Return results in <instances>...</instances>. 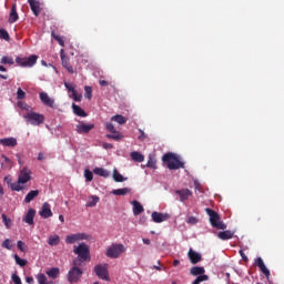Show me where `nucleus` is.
<instances>
[{
    "label": "nucleus",
    "instance_id": "4d7b16f0",
    "mask_svg": "<svg viewBox=\"0 0 284 284\" xmlns=\"http://www.w3.org/2000/svg\"><path fill=\"white\" fill-rule=\"evenodd\" d=\"M64 87L67 88V90L69 91V92H72V94L74 93V92H77V90H74V87H72L70 83H68V82H65L64 83Z\"/></svg>",
    "mask_w": 284,
    "mask_h": 284
},
{
    "label": "nucleus",
    "instance_id": "864d4df0",
    "mask_svg": "<svg viewBox=\"0 0 284 284\" xmlns=\"http://www.w3.org/2000/svg\"><path fill=\"white\" fill-rule=\"evenodd\" d=\"M2 247H4L6 250H12V244H10V240H4L2 242Z\"/></svg>",
    "mask_w": 284,
    "mask_h": 284
},
{
    "label": "nucleus",
    "instance_id": "dca6fc26",
    "mask_svg": "<svg viewBox=\"0 0 284 284\" xmlns=\"http://www.w3.org/2000/svg\"><path fill=\"white\" fill-rule=\"evenodd\" d=\"M189 260L191 261L192 265H196V263H201L203 257L200 253H196L194 250L190 248L187 252Z\"/></svg>",
    "mask_w": 284,
    "mask_h": 284
},
{
    "label": "nucleus",
    "instance_id": "3c124183",
    "mask_svg": "<svg viewBox=\"0 0 284 284\" xmlns=\"http://www.w3.org/2000/svg\"><path fill=\"white\" fill-rule=\"evenodd\" d=\"M186 223H189V225H196V223H199V219L190 216L187 217Z\"/></svg>",
    "mask_w": 284,
    "mask_h": 284
},
{
    "label": "nucleus",
    "instance_id": "c03bdc74",
    "mask_svg": "<svg viewBox=\"0 0 284 284\" xmlns=\"http://www.w3.org/2000/svg\"><path fill=\"white\" fill-rule=\"evenodd\" d=\"M84 179L88 182H90V181H92V179H94V174H92V171H90V169L84 170Z\"/></svg>",
    "mask_w": 284,
    "mask_h": 284
},
{
    "label": "nucleus",
    "instance_id": "2eb2a0df",
    "mask_svg": "<svg viewBox=\"0 0 284 284\" xmlns=\"http://www.w3.org/2000/svg\"><path fill=\"white\" fill-rule=\"evenodd\" d=\"M39 97L43 105H47V108H54V99L50 98L47 92H40Z\"/></svg>",
    "mask_w": 284,
    "mask_h": 284
},
{
    "label": "nucleus",
    "instance_id": "58836bf2",
    "mask_svg": "<svg viewBox=\"0 0 284 284\" xmlns=\"http://www.w3.org/2000/svg\"><path fill=\"white\" fill-rule=\"evenodd\" d=\"M0 63H2V65H14V60L8 55H4L1 58Z\"/></svg>",
    "mask_w": 284,
    "mask_h": 284
},
{
    "label": "nucleus",
    "instance_id": "b1692460",
    "mask_svg": "<svg viewBox=\"0 0 284 284\" xmlns=\"http://www.w3.org/2000/svg\"><path fill=\"white\" fill-rule=\"evenodd\" d=\"M192 276H205V267L203 266H193L190 270Z\"/></svg>",
    "mask_w": 284,
    "mask_h": 284
},
{
    "label": "nucleus",
    "instance_id": "6e6d98bb",
    "mask_svg": "<svg viewBox=\"0 0 284 284\" xmlns=\"http://www.w3.org/2000/svg\"><path fill=\"white\" fill-rule=\"evenodd\" d=\"M72 97H73V101H77V102L81 101V99L83 98L81 93H78L77 91H73Z\"/></svg>",
    "mask_w": 284,
    "mask_h": 284
},
{
    "label": "nucleus",
    "instance_id": "09e8293b",
    "mask_svg": "<svg viewBox=\"0 0 284 284\" xmlns=\"http://www.w3.org/2000/svg\"><path fill=\"white\" fill-rule=\"evenodd\" d=\"M146 168H152L153 170H156V161H154L152 158H150L146 163Z\"/></svg>",
    "mask_w": 284,
    "mask_h": 284
},
{
    "label": "nucleus",
    "instance_id": "13d9d810",
    "mask_svg": "<svg viewBox=\"0 0 284 284\" xmlns=\"http://www.w3.org/2000/svg\"><path fill=\"white\" fill-rule=\"evenodd\" d=\"M240 256L242 257V260H243L245 263H247V262L250 261V258H247V257L245 256V253L243 252V250H240Z\"/></svg>",
    "mask_w": 284,
    "mask_h": 284
},
{
    "label": "nucleus",
    "instance_id": "774afa93",
    "mask_svg": "<svg viewBox=\"0 0 284 284\" xmlns=\"http://www.w3.org/2000/svg\"><path fill=\"white\" fill-rule=\"evenodd\" d=\"M179 263H181L179 260H174V261H173V267L179 266Z\"/></svg>",
    "mask_w": 284,
    "mask_h": 284
},
{
    "label": "nucleus",
    "instance_id": "a18cd8bd",
    "mask_svg": "<svg viewBox=\"0 0 284 284\" xmlns=\"http://www.w3.org/2000/svg\"><path fill=\"white\" fill-rule=\"evenodd\" d=\"M84 97L89 101L92 99V87H84Z\"/></svg>",
    "mask_w": 284,
    "mask_h": 284
},
{
    "label": "nucleus",
    "instance_id": "a878e982",
    "mask_svg": "<svg viewBox=\"0 0 284 284\" xmlns=\"http://www.w3.org/2000/svg\"><path fill=\"white\" fill-rule=\"evenodd\" d=\"M40 192L39 190H32L30 191L26 197H24V203H32V201H34L37 199V196H39Z\"/></svg>",
    "mask_w": 284,
    "mask_h": 284
},
{
    "label": "nucleus",
    "instance_id": "e433bc0d",
    "mask_svg": "<svg viewBox=\"0 0 284 284\" xmlns=\"http://www.w3.org/2000/svg\"><path fill=\"white\" fill-rule=\"evenodd\" d=\"M106 139H112L113 141H121L123 139V135L119 131H114L111 134H106Z\"/></svg>",
    "mask_w": 284,
    "mask_h": 284
},
{
    "label": "nucleus",
    "instance_id": "2f4dec72",
    "mask_svg": "<svg viewBox=\"0 0 284 284\" xmlns=\"http://www.w3.org/2000/svg\"><path fill=\"white\" fill-rule=\"evenodd\" d=\"M113 180L115 181V183H123V181H128V178H124L123 175H121V173H119V170L114 169Z\"/></svg>",
    "mask_w": 284,
    "mask_h": 284
},
{
    "label": "nucleus",
    "instance_id": "4be33fe9",
    "mask_svg": "<svg viewBox=\"0 0 284 284\" xmlns=\"http://www.w3.org/2000/svg\"><path fill=\"white\" fill-rule=\"evenodd\" d=\"M131 204L133 205V215L134 216H139V214H142V212H144L145 209H143V204H141V202L134 200L131 202Z\"/></svg>",
    "mask_w": 284,
    "mask_h": 284
},
{
    "label": "nucleus",
    "instance_id": "052dcab7",
    "mask_svg": "<svg viewBox=\"0 0 284 284\" xmlns=\"http://www.w3.org/2000/svg\"><path fill=\"white\" fill-rule=\"evenodd\" d=\"M99 83H100V85H101L102 88H105L106 85H110V82H108V81H105V80H100Z\"/></svg>",
    "mask_w": 284,
    "mask_h": 284
},
{
    "label": "nucleus",
    "instance_id": "79ce46f5",
    "mask_svg": "<svg viewBox=\"0 0 284 284\" xmlns=\"http://www.w3.org/2000/svg\"><path fill=\"white\" fill-rule=\"evenodd\" d=\"M205 281H210V276L207 275H199L193 282L192 284H201Z\"/></svg>",
    "mask_w": 284,
    "mask_h": 284
},
{
    "label": "nucleus",
    "instance_id": "4468645a",
    "mask_svg": "<svg viewBox=\"0 0 284 284\" xmlns=\"http://www.w3.org/2000/svg\"><path fill=\"white\" fill-rule=\"evenodd\" d=\"M256 267H260V272L266 276L267 281H270V268L265 266V262H263L262 257H257L255 260Z\"/></svg>",
    "mask_w": 284,
    "mask_h": 284
},
{
    "label": "nucleus",
    "instance_id": "de8ad7c7",
    "mask_svg": "<svg viewBox=\"0 0 284 284\" xmlns=\"http://www.w3.org/2000/svg\"><path fill=\"white\" fill-rule=\"evenodd\" d=\"M17 99L22 101V99H26V91H22L21 88L17 91Z\"/></svg>",
    "mask_w": 284,
    "mask_h": 284
},
{
    "label": "nucleus",
    "instance_id": "f704fd0d",
    "mask_svg": "<svg viewBox=\"0 0 284 284\" xmlns=\"http://www.w3.org/2000/svg\"><path fill=\"white\" fill-rule=\"evenodd\" d=\"M97 203H99V196L91 195L85 205H87V207H94V206H97Z\"/></svg>",
    "mask_w": 284,
    "mask_h": 284
},
{
    "label": "nucleus",
    "instance_id": "423d86ee",
    "mask_svg": "<svg viewBox=\"0 0 284 284\" xmlns=\"http://www.w3.org/2000/svg\"><path fill=\"white\" fill-rule=\"evenodd\" d=\"M24 119L31 125H41L45 121V116L37 112H28Z\"/></svg>",
    "mask_w": 284,
    "mask_h": 284
},
{
    "label": "nucleus",
    "instance_id": "c9c22d12",
    "mask_svg": "<svg viewBox=\"0 0 284 284\" xmlns=\"http://www.w3.org/2000/svg\"><path fill=\"white\" fill-rule=\"evenodd\" d=\"M38 284H53V282H48V277L45 274L40 273L36 276Z\"/></svg>",
    "mask_w": 284,
    "mask_h": 284
},
{
    "label": "nucleus",
    "instance_id": "393cba45",
    "mask_svg": "<svg viewBox=\"0 0 284 284\" xmlns=\"http://www.w3.org/2000/svg\"><path fill=\"white\" fill-rule=\"evenodd\" d=\"M217 237L221 241H230V239H234V232L227 231V230L221 231V232H219Z\"/></svg>",
    "mask_w": 284,
    "mask_h": 284
},
{
    "label": "nucleus",
    "instance_id": "7c9ffc66",
    "mask_svg": "<svg viewBox=\"0 0 284 284\" xmlns=\"http://www.w3.org/2000/svg\"><path fill=\"white\" fill-rule=\"evenodd\" d=\"M48 243L51 247H54L61 243V237H59V235H51L48 239Z\"/></svg>",
    "mask_w": 284,
    "mask_h": 284
},
{
    "label": "nucleus",
    "instance_id": "6e6552de",
    "mask_svg": "<svg viewBox=\"0 0 284 284\" xmlns=\"http://www.w3.org/2000/svg\"><path fill=\"white\" fill-rule=\"evenodd\" d=\"M94 272L102 281H110L108 264H98L94 266Z\"/></svg>",
    "mask_w": 284,
    "mask_h": 284
},
{
    "label": "nucleus",
    "instance_id": "49530a36",
    "mask_svg": "<svg viewBox=\"0 0 284 284\" xmlns=\"http://www.w3.org/2000/svg\"><path fill=\"white\" fill-rule=\"evenodd\" d=\"M21 185H22V184L19 183V180H18V182L11 184V190H12L13 192H21V190H23V187H22Z\"/></svg>",
    "mask_w": 284,
    "mask_h": 284
},
{
    "label": "nucleus",
    "instance_id": "9d476101",
    "mask_svg": "<svg viewBox=\"0 0 284 284\" xmlns=\"http://www.w3.org/2000/svg\"><path fill=\"white\" fill-rule=\"evenodd\" d=\"M60 57L62 65L67 69V72H69V74H74V68L72 67V64H70V58L65 55V50H60Z\"/></svg>",
    "mask_w": 284,
    "mask_h": 284
},
{
    "label": "nucleus",
    "instance_id": "7ed1b4c3",
    "mask_svg": "<svg viewBox=\"0 0 284 284\" xmlns=\"http://www.w3.org/2000/svg\"><path fill=\"white\" fill-rule=\"evenodd\" d=\"M205 212L210 216L212 227H215V230H227V224H224L223 221H221V215H219L216 211L205 209Z\"/></svg>",
    "mask_w": 284,
    "mask_h": 284
},
{
    "label": "nucleus",
    "instance_id": "c85d7f7f",
    "mask_svg": "<svg viewBox=\"0 0 284 284\" xmlns=\"http://www.w3.org/2000/svg\"><path fill=\"white\" fill-rule=\"evenodd\" d=\"M111 121H115V123H119V125H125V123H128V119L122 114L113 115Z\"/></svg>",
    "mask_w": 284,
    "mask_h": 284
},
{
    "label": "nucleus",
    "instance_id": "bb28decb",
    "mask_svg": "<svg viewBox=\"0 0 284 284\" xmlns=\"http://www.w3.org/2000/svg\"><path fill=\"white\" fill-rule=\"evenodd\" d=\"M130 156L135 163H143V161H145V156L136 151L131 152Z\"/></svg>",
    "mask_w": 284,
    "mask_h": 284
},
{
    "label": "nucleus",
    "instance_id": "603ef678",
    "mask_svg": "<svg viewBox=\"0 0 284 284\" xmlns=\"http://www.w3.org/2000/svg\"><path fill=\"white\" fill-rule=\"evenodd\" d=\"M11 278H12V281H13L14 284H23V283L21 282V277H19V275H17L16 273L12 274Z\"/></svg>",
    "mask_w": 284,
    "mask_h": 284
},
{
    "label": "nucleus",
    "instance_id": "bf43d9fd",
    "mask_svg": "<svg viewBox=\"0 0 284 284\" xmlns=\"http://www.w3.org/2000/svg\"><path fill=\"white\" fill-rule=\"evenodd\" d=\"M102 148H103L104 150H112V148H114V145H112V144H110V143H103V144H102Z\"/></svg>",
    "mask_w": 284,
    "mask_h": 284
},
{
    "label": "nucleus",
    "instance_id": "9b49d317",
    "mask_svg": "<svg viewBox=\"0 0 284 284\" xmlns=\"http://www.w3.org/2000/svg\"><path fill=\"white\" fill-rule=\"evenodd\" d=\"M30 179H32V171H30V169H28V168H23L20 171V174L18 176L19 183H21L22 185H26V183H28V181H30Z\"/></svg>",
    "mask_w": 284,
    "mask_h": 284
},
{
    "label": "nucleus",
    "instance_id": "0e129e2a",
    "mask_svg": "<svg viewBox=\"0 0 284 284\" xmlns=\"http://www.w3.org/2000/svg\"><path fill=\"white\" fill-rule=\"evenodd\" d=\"M141 135L139 136L140 140L145 139V132H143L142 130H140Z\"/></svg>",
    "mask_w": 284,
    "mask_h": 284
},
{
    "label": "nucleus",
    "instance_id": "f03ea898",
    "mask_svg": "<svg viewBox=\"0 0 284 284\" xmlns=\"http://www.w3.org/2000/svg\"><path fill=\"white\" fill-rule=\"evenodd\" d=\"M162 161L168 163L169 170H181L185 168V163L181 162L179 156H176L174 153H165L162 156Z\"/></svg>",
    "mask_w": 284,
    "mask_h": 284
},
{
    "label": "nucleus",
    "instance_id": "f8f14e48",
    "mask_svg": "<svg viewBox=\"0 0 284 284\" xmlns=\"http://www.w3.org/2000/svg\"><path fill=\"white\" fill-rule=\"evenodd\" d=\"M91 130H94V123L85 124L81 122L75 126V131L78 134H90Z\"/></svg>",
    "mask_w": 284,
    "mask_h": 284
},
{
    "label": "nucleus",
    "instance_id": "aec40b11",
    "mask_svg": "<svg viewBox=\"0 0 284 284\" xmlns=\"http://www.w3.org/2000/svg\"><path fill=\"white\" fill-rule=\"evenodd\" d=\"M175 194H179L180 201L181 203H183L187 201V199H190V196L192 195V191H190L189 189H182V190L175 191Z\"/></svg>",
    "mask_w": 284,
    "mask_h": 284
},
{
    "label": "nucleus",
    "instance_id": "1a4fd4ad",
    "mask_svg": "<svg viewBox=\"0 0 284 284\" xmlns=\"http://www.w3.org/2000/svg\"><path fill=\"white\" fill-rule=\"evenodd\" d=\"M88 239H90V236L85 233H75V234L68 235L65 237V243L68 245H72L77 243V241H88Z\"/></svg>",
    "mask_w": 284,
    "mask_h": 284
},
{
    "label": "nucleus",
    "instance_id": "a211bd4d",
    "mask_svg": "<svg viewBox=\"0 0 284 284\" xmlns=\"http://www.w3.org/2000/svg\"><path fill=\"white\" fill-rule=\"evenodd\" d=\"M28 3L30 6L34 17H39V14H41V6H40L39 1L28 0Z\"/></svg>",
    "mask_w": 284,
    "mask_h": 284
},
{
    "label": "nucleus",
    "instance_id": "5701e85b",
    "mask_svg": "<svg viewBox=\"0 0 284 284\" xmlns=\"http://www.w3.org/2000/svg\"><path fill=\"white\" fill-rule=\"evenodd\" d=\"M8 21L9 23H17V21H19V13H17V4H12Z\"/></svg>",
    "mask_w": 284,
    "mask_h": 284
},
{
    "label": "nucleus",
    "instance_id": "ddd939ff",
    "mask_svg": "<svg viewBox=\"0 0 284 284\" xmlns=\"http://www.w3.org/2000/svg\"><path fill=\"white\" fill-rule=\"evenodd\" d=\"M151 219H152L153 223H163L164 221H169L170 214L160 213V212L154 211L151 214Z\"/></svg>",
    "mask_w": 284,
    "mask_h": 284
},
{
    "label": "nucleus",
    "instance_id": "6ab92c4d",
    "mask_svg": "<svg viewBox=\"0 0 284 284\" xmlns=\"http://www.w3.org/2000/svg\"><path fill=\"white\" fill-rule=\"evenodd\" d=\"M40 216L42 219H50L52 216V210L50 209V203L44 202L42 205V210L40 211Z\"/></svg>",
    "mask_w": 284,
    "mask_h": 284
},
{
    "label": "nucleus",
    "instance_id": "f257e3e1",
    "mask_svg": "<svg viewBox=\"0 0 284 284\" xmlns=\"http://www.w3.org/2000/svg\"><path fill=\"white\" fill-rule=\"evenodd\" d=\"M83 276V268H81V260L74 258L72 261V267L67 274V281L69 283H79Z\"/></svg>",
    "mask_w": 284,
    "mask_h": 284
},
{
    "label": "nucleus",
    "instance_id": "0eeeda50",
    "mask_svg": "<svg viewBox=\"0 0 284 284\" xmlns=\"http://www.w3.org/2000/svg\"><path fill=\"white\" fill-rule=\"evenodd\" d=\"M39 57L36 54L30 55L29 58H16V63L20 65V68H33L37 64Z\"/></svg>",
    "mask_w": 284,
    "mask_h": 284
},
{
    "label": "nucleus",
    "instance_id": "8fccbe9b",
    "mask_svg": "<svg viewBox=\"0 0 284 284\" xmlns=\"http://www.w3.org/2000/svg\"><path fill=\"white\" fill-rule=\"evenodd\" d=\"M105 129L108 130V132H116V129L114 128V124L112 122H108L105 124Z\"/></svg>",
    "mask_w": 284,
    "mask_h": 284
},
{
    "label": "nucleus",
    "instance_id": "72a5a7b5",
    "mask_svg": "<svg viewBox=\"0 0 284 284\" xmlns=\"http://www.w3.org/2000/svg\"><path fill=\"white\" fill-rule=\"evenodd\" d=\"M112 194H114V196H125V194H130V189L124 187V189L113 190Z\"/></svg>",
    "mask_w": 284,
    "mask_h": 284
},
{
    "label": "nucleus",
    "instance_id": "69168bd1",
    "mask_svg": "<svg viewBox=\"0 0 284 284\" xmlns=\"http://www.w3.org/2000/svg\"><path fill=\"white\" fill-rule=\"evenodd\" d=\"M43 159H44L43 153H39V154H38V161H43Z\"/></svg>",
    "mask_w": 284,
    "mask_h": 284
},
{
    "label": "nucleus",
    "instance_id": "680f3d73",
    "mask_svg": "<svg viewBox=\"0 0 284 284\" xmlns=\"http://www.w3.org/2000/svg\"><path fill=\"white\" fill-rule=\"evenodd\" d=\"M18 108H21V110H26L28 108V104L23 102H18Z\"/></svg>",
    "mask_w": 284,
    "mask_h": 284
},
{
    "label": "nucleus",
    "instance_id": "4c0bfd02",
    "mask_svg": "<svg viewBox=\"0 0 284 284\" xmlns=\"http://www.w3.org/2000/svg\"><path fill=\"white\" fill-rule=\"evenodd\" d=\"M51 37H53V39L58 41L61 48H65V40H63V37L57 34L54 31L51 32Z\"/></svg>",
    "mask_w": 284,
    "mask_h": 284
},
{
    "label": "nucleus",
    "instance_id": "f3484780",
    "mask_svg": "<svg viewBox=\"0 0 284 284\" xmlns=\"http://www.w3.org/2000/svg\"><path fill=\"white\" fill-rule=\"evenodd\" d=\"M34 216H37V211L34 209H29L22 221L28 225H34Z\"/></svg>",
    "mask_w": 284,
    "mask_h": 284
},
{
    "label": "nucleus",
    "instance_id": "c756f323",
    "mask_svg": "<svg viewBox=\"0 0 284 284\" xmlns=\"http://www.w3.org/2000/svg\"><path fill=\"white\" fill-rule=\"evenodd\" d=\"M93 173L97 174L98 176H103V179H108L110 176V172L103 168H95L93 170Z\"/></svg>",
    "mask_w": 284,
    "mask_h": 284
},
{
    "label": "nucleus",
    "instance_id": "e2e57ef3",
    "mask_svg": "<svg viewBox=\"0 0 284 284\" xmlns=\"http://www.w3.org/2000/svg\"><path fill=\"white\" fill-rule=\"evenodd\" d=\"M26 282L28 284H33L34 283V278L32 276H28V277H26Z\"/></svg>",
    "mask_w": 284,
    "mask_h": 284
},
{
    "label": "nucleus",
    "instance_id": "37998d69",
    "mask_svg": "<svg viewBox=\"0 0 284 284\" xmlns=\"http://www.w3.org/2000/svg\"><path fill=\"white\" fill-rule=\"evenodd\" d=\"M0 39L4 41H10V33L6 29H0Z\"/></svg>",
    "mask_w": 284,
    "mask_h": 284
},
{
    "label": "nucleus",
    "instance_id": "39448f33",
    "mask_svg": "<svg viewBox=\"0 0 284 284\" xmlns=\"http://www.w3.org/2000/svg\"><path fill=\"white\" fill-rule=\"evenodd\" d=\"M123 252H125V246L123 244H112L106 250L108 258H119Z\"/></svg>",
    "mask_w": 284,
    "mask_h": 284
},
{
    "label": "nucleus",
    "instance_id": "5fc2aeb1",
    "mask_svg": "<svg viewBox=\"0 0 284 284\" xmlns=\"http://www.w3.org/2000/svg\"><path fill=\"white\" fill-rule=\"evenodd\" d=\"M17 247L20 252H26V243H23V241H18Z\"/></svg>",
    "mask_w": 284,
    "mask_h": 284
},
{
    "label": "nucleus",
    "instance_id": "338daca9",
    "mask_svg": "<svg viewBox=\"0 0 284 284\" xmlns=\"http://www.w3.org/2000/svg\"><path fill=\"white\" fill-rule=\"evenodd\" d=\"M142 241H143L144 245H150V243H151L150 239H143Z\"/></svg>",
    "mask_w": 284,
    "mask_h": 284
},
{
    "label": "nucleus",
    "instance_id": "a19ab883",
    "mask_svg": "<svg viewBox=\"0 0 284 284\" xmlns=\"http://www.w3.org/2000/svg\"><path fill=\"white\" fill-rule=\"evenodd\" d=\"M2 219V223H4L7 230H10V227H12V220L8 219V216L6 215V213H3L1 215Z\"/></svg>",
    "mask_w": 284,
    "mask_h": 284
},
{
    "label": "nucleus",
    "instance_id": "cd10ccee",
    "mask_svg": "<svg viewBox=\"0 0 284 284\" xmlns=\"http://www.w3.org/2000/svg\"><path fill=\"white\" fill-rule=\"evenodd\" d=\"M49 278H59V274H61V270L59 267H51L49 271L45 272Z\"/></svg>",
    "mask_w": 284,
    "mask_h": 284
},
{
    "label": "nucleus",
    "instance_id": "20e7f679",
    "mask_svg": "<svg viewBox=\"0 0 284 284\" xmlns=\"http://www.w3.org/2000/svg\"><path fill=\"white\" fill-rule=\"evenodd\" d=\"M74 254L78 255V257L80 260V265L81 263L84 262H89L91 261V256H90V246H88V244L85 243H80L78 246H74L73 248Z\"/></svg>",
    "mask_w": 284,
    "mask_h": 284
},
{
    "label": "nucleus",
    "instance_id": "412c9836",
    "mask_svg": "<svg viewBox=\"0 0 284 284\" xmlns=\"http://www.w3.org/2000/svg\"><path fill=\"white\" fill-rule=\"evenodd\" d=\"M0 145H3L4 148H16L17 139L14 138L0 139Z\"/></svg>",
    "mask_w": 284,
    "mask_h": 284
},
{
    "label": "nucleus",
    "instance_id": "ea45409f",
    "mask_svg": "<svg viewBox=\"0 0 284 284\" xmlns=\"http://www.w3.org/2000/svg\"><path fill=\"white\" fill-rule=\"evenodd\" d=\"M17 265H19L20 267H26V265H28V261L27 260H23L21 258L19 255L14 254L13 256Z\"/></svg>",
    "mask_w": 284,
    "mask_h": 284
},
{
    "label": "nucleus",
    "instance_id": "473e14b6",
    "mask_svg": "<svg viewBox=\"0 0 284 284\" xmlns=\"http://www.w3.org/2000/svg\"><path fill=\"white\" fill-rule=\"evenodd\" d=\"M72 108H73V112H74V114H77V116H82V118L88 116V113H85L84 110L81 109V106L73 103Z\"/></svg>",
    "mask_w": 284,
    "mask_h": 284
}]
</instances>
